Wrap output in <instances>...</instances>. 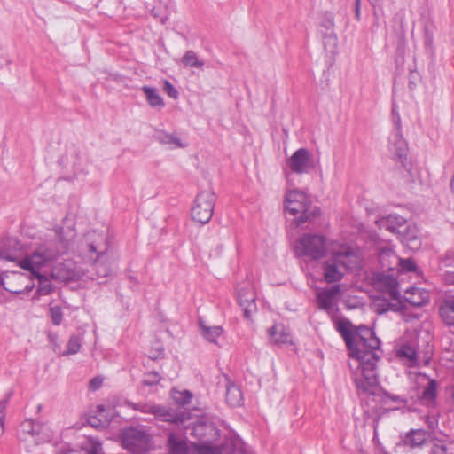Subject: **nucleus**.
<instances>
[{
    "label": "nucleus",
    "mask_w": 454,
    "mask_h": 454,
    "mask_svg": "<svg viewBox=\"0 0 454 454\" xmlns=\"http://www.w3.org/2000/svg\"><path fill=\"white\" fill-rule=\"evenodd\" d=\"M348 350L349 356L357 362V372L354 373V382L358 390L371 395L375 394L379 385L376 373L377 362L380 356V341L374 332L365 326L360 325L353 333L345 324L338 325Z\"/></svg>",
    "instance_id": "obj_1"
},
{
    "label": "nucleus",
    "mask_w": 454,
    "mask_h": 454,
    "mask_svg": "<svg viewBox=\"0 0 454 454\" xmlns=\"http://www.w3.org/2000/svg\"><path fill=\"white\" fill-rule=\"evenodd\" d=\"M55 232L58 241H50L41 245L30 256L20 260L19 266L23 270L40 268L65 254L75 236L74 230L72 228L65 230L63 227H58Z\"/></svg>",
    "instance_id": "obj_2"
},
{
    "label": "nucleus",
    "mask_w": 454,
    "mask_h": 454,
    "mask_svg": "<svg viewBox=\"0 0 454 454\" xmlns=\"http://www.w3.org/2000/svg\"><path fill=\"white\" fill-rule=\"evenodd\" d=\"M87 240L89 241V250L98 254L97 259L91 265L93 271L91 278L97 279L101 283L100 279L108 277L113 271L112 263L106 255L109 243L105 235L96 231L89 232L87 234Z\"/></svg>",
    "instance_id": "obj_3"
},
{
    "label": "nucleus",
    "mask_w": 454,
    "mask_h": 454,
    "mask_svg": "<svg viewBox=\"0 0 454 454\" xmlns=\"http://www.w3.org/2000/svg\"><path fill=\"white\" fill-rule=\"evenodd\" d=\"M285 208L293 215L301 214L295 219L297 226L315 219L320 213L317 207H311L307 195L297 190L290 191L286 194Z\"/></svg>",
    "instance_id": "obj_4"
},
{
    "label": "nucleus",
    "mask_w": 454,
    "mask_h": 454,
    "mask_svg": "<svg viewBox=\"0 0 454 454\" xmlns=\"http://www.w3.org/2000/svg\"><path fill=\"white\" fill-rule=\"evenodd\" d=\"M376 223L380 230H386L402 240H413L417 237L416 229L399 215L390 214L377 220Z\"/></svg>",
    "instance_id": "obj_5"
},
{
    "label": "nucleus",
    "mask_w": 454,
    "mask_h": 454,
    "mask_svg": "<svg viewBox=\"0 0 454 454\" xmlns=\"http://www.w3.org/2000/svg\"><path fill=\"white\" fill-rule=\"evenodd\" d=\"M325 238L316 234H304L296 244L298 256H307L313 260L323 258L326 254Z\"/></svg>",
    "instance_id": "obj_6"
},
{
    "label": "nucleus",
    "mask_w": 454,
    "mask_h": 454,
    "mask_svg": "<svg viewBox=\"0 0 454 454\" xmlns=\"http://www.w3.org/2000/svg\"><path fill=\"white\" fill-rule=\"evenodd\" d=\"M216 195L214 192L207 190L197 194L191 209L192 220L205 224L212 218Z\"/></svg>",
    "instance_id": "obj_7"
},
{
    "label": "nucleus",
    "mask_w": 454,
    "mask_h": 454,
    "mask_svg": "<svg viewBox=\"0 0 454 454\" xmlns=\"http://www.w3.org/2000/svg\"><path fill=\"white\" fill-rule=\"evenodd\" d=\"M134 408L141 411L143 413L154 415L155 419L158 420L175 425L183 424L190 418L189 412L177 411L176 409L159 404H136Z\"/></svg>",
    "instance_id": "obj_8"
},
{
    "label": "nucleus",
    "mask_w": 454,
    "mask_h": 454,
    "mask_svg": "<svg viewBox=\"0 0 454 454\" xmlns=\"http://www.w3.org/2000/svg\"><path fill=\"white\" fill-rule=\"evenodd\" d=\"M150 434L142 427H130L123 430L121 442L123 447L132 453H142L147 450Z\"/></svg>",
    "instance_id": "obj_9"
},
{
    "label": "nucleus",
    "mask_w": 454,
    "mask_h": 454,
    "mask_svg": "<svg viewBox=\"0 0 454 454\" xmlns=\"http://www.w3.org/2000/svg\"><path fill=\"white\" fill-rule=\"evenodd\" d=\"M341 267L349 270H357L362 268L363 256L360 251L354 247L341 245L332 253Z\"/></svg>",
    "instance_id": "obj_10"
},
{
    "label": "nucleus",
    "mask_w": 454,
    "mask_h": 454,
    "mask_svg": "<svg viewBox=\"0 0 454 454\" xmlns=\"http://www.w3.org/2000/svg\"><path fill=\"white\" fill-rule=\"evenodd\" d=\"M290 169L298 175L309 174L315 167V161L311 153L304 147L296 150L287 160Z\"/></svg>",
    "instance_id": "obj_11"
},
{
    "label": "nucleus",
    "mask_w": 454,
    "mask_h": 454,
    "mask_svg": "<svg viewBox=\"0 0 454 454\" xmlns=\"http://www.w3.org/2000/svg\"><path fill=\"white\" fill-rule=\"evenodd\" d=\"M372 286L379 292L387 294L390 299L400 301L398 281L392 275L385 272H375L372 275Z\"/></svg>",
    "instance_id": "obj_12"
},
{
    "label": "nucleus",
    "mask_w": 454,
    "mask_h": 454,
    "mask_svg": "<svg viewBox=\"0 0 454 454\" xmlns=\"http://www.w3.org/2000/svg\"><path fill=\"white\" fill-rule=\"evenodd\" d=\"M236 290L238 302L243 309L244 317L250 319L257 309L254 287L249 282H246L239 284Z\"/></svg>",
    "instance_id": "obj_13"
},
{
    "label": "nucleus",
    "mask_w": 454,
    "mask_h": 454,
    "mask_svg": "<svg viewBox=\"0 0 454 454\" xmlns=\"http://www.w3.org/2000/svg\"><path fill=\"white\" fill-rule=\"evenodd\" d=\"M320 27L325 29V31H322L325 50L330 53H335L338 39L334 33V18L332 12H326L323 15L320 21Z\"/></svg>",
    "instance_id": "obj_14"
},
{
    "label": "nucleus",
    "mask_w": 454,
    "mask_h": 454,
    "mask_svg": "<svg viewBox=\"0 0 454 454\" xmlns=\"http://www.w3.org/2000/svg\"><path fill=\"white\" fill-rule=\"evenodd\" d=\"M191 434L201 443H212L220 437V430L213 422L197 421Z\"/></svg>",
    "instance_id": "obj_15"
},
{
    "label": "nucleus",
    "mask_w": 454,
    "mask_h": 454,
    "mask_svg": "<svg viewBox=\"0 0 454 454\" xmlns=\"http://www.w3.org/2000/svg\"><path fill=\"white\" fill-rule=\"evenodd\" d=\"M43 425L31 419H25L20 426L18 430V438L20 441L27 442L30 441L35 444H38L41 438L39 437Z\"/></svg>",
    "instance_id": "obj_16"
},
{
    "label": "nucleus",
    "mask_w": 454,
    "mask_h": 454,
    "mask_svg": "<svg viewBox=\"0 0 454 454\" xmlns=\"http://www.w3.org/2000/svg\"><path fill=\"white\" fill-rule=\"evenodd\" d=\"M27 281L25 274L12 271L11 273H2L0 275V285L9 293L20 294H23L20 284Z\"/></svg>",
    "instance_id": "obj_17"
},
{
    "label": "nucleus",
    "mask_w": 454,
    "mask_h": 454,
    "mask_svg": "<svg viewBox=\"0 0 454 454\" xmlns=\"http://www.w3.org/2000/svg\"><path fill=\"white\" fill-rule=\"evenodd\" d=\"M268 335L272 344L293 345L291 332L282 324H275L268 329Z\"/></svg>",
    "instance_id": "obj_18"
},
{
    "label": "nucleus",
    "mask_w": 454,
    "mask_h": 454,
    "mask_svg": "<svg viewBox=\"0 0 454 454\" xmlns=\"http://www.w3.org/2000/svg\"><path fill=\"white\" fill-rule=\"evenodd\" d=\"M340 267H341L340 264L335 261L333 254L330 259L324 262L323 275L326 283H336L343 278L344 273L340 270Z\"/></svg>",
    "instance_id": "obj_19"
},
{
    "label": "nucleus",
    "mask_w": 454,
    "mask_h": 454,
    "mask_svg": "<svg viewBox=\"0 0 454 454\" xmlns=\"http://www.w3.org/2000/svg\"><path fill=\"white\" fill-rule=\"evenodd\" d=\"M341 292L340 286L335 284L330 288L321 290L317 293V301L321 309L329 310L333 308V299Z\"/></svg>",
    "instance_id": "obj_20"
},
{
    "label": "nucleus",
    "mask_w": 454,
    "mask_h": 454,
    "mask_svg": "<svg viewBox=\"0 0 454 454\" xmlns=\"http://www.w3.org/2000/svg\"><path fill=\"white\" fill-rule=\"evenodd\" d=\"M379 261L384 271H393L399 267L400 258L390 247H382L379 253Z\"/></svg>",
    "instance_id": "obj_21"
},
{
    "label": "nucleus",
    "mask_w": 454,
    "mask_h": 454,
    "mask_svg": "<svg viewBox=\"0 0 454 454\" xmlns=\"http://www.w3.org/2000/svg\"><path fill=\"white\" fill-rule=\"evenodd\" d=\"M389 143L391 145V150L394 152L395 155L399 158L400 160H403V158H406L407 143L403 137L402 128L400 129L395 128L394 131L389 137Z\"/></svg>",
    "instance_id": "obj_22"
},
{
    "label": "nucleus",
    "mask_w": 454,
    "mask_h": 454,
    "mask_svg": "<svg viewBox=\"0 0 454 454\" xmlns=\"http://www.w3.org/2000/svg\"><path fill=\"white\" fill-rule=\"evenodd\" d=\"M167 448L169 454L189 453L186 439L173 432L168 434Z\"/></svg>",
    "instance_id": "obj_23"
},
{
    "label": "nucleus",
    "mask_w": 454,
    "mask_h": 454,
    "mask_svg": "<svg viewBox=\"0 0 454 454\" xmlns=\"http://www.w3.org/2000/svg\"><path fill=\"white\" fill-rule=\"evenodd\" d=\"M218 448L220 454H245V443L239 436L225 438Z\"/></svg>",
    "instance_id": "obj_24"
},
{
    "label": "nucleus",
    "mask_w": 454,
    "mask_h": 454,
    "mask_svg": "<svg viewBox=\"0 0 454 454\" xmlns=\"http://www.w3.org/2000/svg\"><path fill=\"white\" fill-rule=\"evenodd\" d=\"M439 384L434 379H428L427 384L424 387L420 399L427 406H434L438 395Z\"/></svg>",
    "instance_id": "obj_25"
},
{
    "label": "nucleus",
    "mask_w": 454,
    "mask_h": 454,
    "mask_svg": "<svg viewBox=\"0 0 454 454\" xmlns=\"http://www.w3.org/2000/svg\"><path fill=\"white\" fill-rule=\"evenodd\" d=\"M439 315L443 323L454 325V296L445 299L439 307Z\"/></svg>",
    "instance_id": "obj_26"
},
{
    "label": "nucleus",
    "mask_w": 454,
    "mask_h": 454,
    "mask_svg": "<svg viewBox=\"0 0 454 454\" xmlns=\"http://www.w3.org/2000/svg\"><path fill=\"white\" fill-rule=\"evenodd\" d=\"M153 138L161 145H169L170 148H183L184 145L174 134L168 133L161 129L155 130Z\"/></svg>",
    "instance_id": "obj_27"
},
{
    "label": "nucleus",
    "mask_w": 454,
    "mask_h": 454,
    "mask_svg": "<svg viewBox=\"0 0 454 454\" xmlns=\"http://www.w3.org/2000/svg\"><path fill=\"white\" fill-rule=\"evenodd\" d=\"M141 90L145 93L147 103L151 107L162 108L165 106L163 98L160 97V95L158 93V90L155 88L143 86Z\"/></svg>",
    "instance_id": "obj_28"
},
{
    "label": "nucleus",
    "mask_w": 454,
    "mask_h": 454,
    "mask_svg": "<svg viewBox=\"0 0 454 454\" xmlns=\"http://www.w3.org/2000/svg\"><path fill=\"white\" fill-rule=\"evenodd\" d=\"M31 272L32 276L38 280L37 293L41 295H47L52 291V285L50 279L44 275L41 274L36 269L27 270Z\"/></svg>",
    "instance_id": "obj_29"
},
{
    "label": "nucleus",
    "mask_w": 454,
    "mask_h": 454,
    "mask_svg": "<svg viewBox=\"0 0 454 454\" xmlns=\"http://www.w3.org/2000/svg\"><path fill=\"white\" fill-rule=\"evenodd\" d=\"M199 326L201 330V335L203 338L212 343H216L215 339L223 333L221 326H207L202 320L199 321Z\"/></svg>",
    "instance_id": "obj_30"
},
{
    "label": "nucleus",
    "mask_w": 454,
    "mask_h": 454,
    "mask_svg": "<svg viewBox=\"0 0 454 454\" xmlns=\"http://www.w3.org/2000/svg\"><path fill=\"white\" fill-rule=\"evenodd\" d=\"M427 440V432L423 429H412L405 437V444L412 448L421 446Z\"/></svg>",
    "instance_id": "obj_31"
},
{
    "label": "nucleus",
    "mask_w": 454,
    "mask_h": 454,
    "mask_svg": "<svg viewBox=\"0 0 454 454\" xmlns=\"http://www.w3.org/2000/svg\"><path fill=\"white\" fill-rule=\"evenodd\" d=\"M226 402L230 406H240L243 402L241 390L236 385H229L226 388Z\"/></svg>",
    "instance_id": "obj_32"
},
{
    "label": "nucleus",
    "mask_w": 454,
    "mask_h": 454,
    "mask_svg": "<svg viewBox=\"0 0 454 454\" xmlns=\"http://www.w3.org/2000/svg\"><path fill=\"white\" fill-rule=\"evenodd\" d=\"M181 62L188 67L201 69L204 67V61L200 59L197 53L193 51H187L182 57Z\"/></svg>",
    "instance_id": "obj_33"
},
{
    "label": "nucleus",
    "mask_w": 454,
    "mask_h": 454,
    "mask_svg": "<svg viewBox=\"0 0 454 454\" xmlns=\"http://www.w3.org/2000/svg\"><path fill=\"white\" fill-rule=\"evenodd\" d=\"M171 396H172L173 401L176 404H178L180 406H185L190 403L192 395L188 390H184V391L173 390Z\"/></svg>",
    "instance_id": "obj_34"
},
{
    "label": "nucleus",
    "mask_w": 454,
    "mask_h": 454,
    "mask_svg": "<svg viewBox=\"0 0 454 454\" xmlns=\"http://www.w3.org/2000/svg\"><path fill=\"white\" fill-rule=\"evenodd\" d=\"M398 356L400 357L406 358L410 363V365L415 364L416 358V350L413 347L409 345H403L398 350Z\"/></svg>",
    "instance_id": "obj_35"
},
{
    "label": "nucleus",
    "mask_w": 454,
    "mask_h": 454,
    "mask_svg": "<svg viewBox=\"0 0 454 454\" xmlns=\"http://www.w3.org/2000/svg\"><path fill=\"white\" fill-rule=\"evenodd\" d=\"M82 340L79 335L73 334L70 336L67 345V350L64 355H74L79 352Z\"/></svg>",
    "instance_id": "obj_36"
},
{
    "label": "nucleus",
    "mask_w": 454,
    "mask_h": 454,
    "mask_svg": "<svg viewBox=\"0 0 454 454\" xmlns=\"http://www.w3.org/2000/svg\"><path fill=\"white\" fill-rule=\"evenodd\" d=\"M373 306L378 314H383L393 308V304L388 301V299L381 298L380 296L375 297Z\"/></svg>",
    "instance_id": "obj_37"
},
{
    "label": "nucleus",
    "mask_w": 454,
    "mask_h": 454,
    "mask_svg": "<svg viewBox=\"0 0 454 454\" xmlns=\"http://www.w3.org/2000/svg\"><path fill=\"white\" fill-rule=\"evenodd\" d=\"M211 443H200L195 446L197 454H220L218 446H211Z\"/></svg>",
    "instance_id": "obj_38"
},
{
    "label": "nucleus",
    "mask_w": 454,
    "mask_h": 454,
    "mask_svg": "<svg viewBox=\"0 0 454 454\" xmlns=\"http://www.w3.org/2000/svg\"><path fill=\"white\" fill-rule=\"evenodd\" d=\"M50 315L51 322L54 325H59L62 322L63 313L59 306H53L50 308Z\"/></svg>",
    "instance_id": "obj_39"
},
{
    "label": "nucleus",
    "mask_w": 454,
    "mask_h": 454,
    "mask_svg": "<svg viewBox=\"0 0 454 454\" xmlns=\"http://www.w3.org/2000/svg\"><path fill=\"white\" fill-rule=\"evenodd\" d=\"M160 380V377L157 372H151L147 373L143 380V384L145 386H154Z\"/></svg>",
    "instance_id": "obj_40"
},
{
    "label": "nucleus",
    "mask_w": 454,
    "mask_h": 454,
    "mask_svg": "<svg viewBox=\"0 0 454 454\" xmlns=\"http://www.w3.org/2000/svg\"><path fill=\"white\" fill-rule=\"evenodd\" d=\"M399 266L402 268V270L406 272H413L417 269V265L415 262L411 259H401Z\"/></svg>",
    "instance_id": "obj_41"
},
{
    "label": "nucleus",
    "mask_w": 454,
    "mask_h": 454,
    "mask_svg": "<svg viewBox=\"0 0 454 454\" xmlns=\"http://www.w3.org/2000/svg\"><path fill=\"white\" fill-rule=\"evenodd\" d=\"M163 90L172 98L176 99L178 98L179 93L174 85L168 80L163 81Z\"/></svg>",
    "instance_id": "obj_42"
},
{
    "label": "nucleus",
    "mask_w": 454,
    "mask_h": 454,
    "mask_svg": "<svg viewBox=\"0 0 454 454\" xmlns=\"http://www.w3.org/2000/svg\"><path fill=\"white\" fill-rule=\"evenodd\" d=\"M430 454H454L451 448L444 445L435 443L433 445Z\"/></svg>",
    "instance_id": "obj_43"
},
{
    "label": "nucleus",
    "mask_w": 454,
    "mask_h": 454,
    "mask_svg": "<svg viewBox=\"0 0 454 454\" xmlns=\"http://www.w3.org/2000/svg\"><path fill=\"white\" fill-rule=\"evenodd\" d=\"M392 120H393V124H394L395 128H397V129H400L402 128V121H401L400 114L396 110L395 104H393V106H392Z\"/></svg>",
    "instance_id": "obj_44"
},
{
    "label": "nucleus",
    "mask_w": 454,
    "mask_h": 454,
    "mask_svg": "<svg viewBox=\"0 0 454 454\" xmlns=\"http://www.w3.org/2000/svg\"><path fill=\"white\" fill-rule=\"evenodd\" d=\"M5 404H6V400L0 402V435H2L4 434V418H5V412H4Z\"/></svg>",
    "instance_id": "obj_45"
},
{
    "label": "nucleus",
    "mask_w": 454,
    "mask_h": 454,
    "mask_svg": "<svg viewBox=\"0 0 454 454\" xmlns=\"http://www.w3.org/2000/svg\"><path fill=\"white\" fill-rule=\"evenodd\" d=\"M101 385H102V379L96 377V378H93L92 380H90L89 387H90V390L95 391V390L98 389L101 387Z\"/></svg>",
    "instance_id": "obj_46"
},
{
    "label": "nucleus",
    "mask_w": 454,
    "mask_h": 454,
    "mask_svg": "<svg viewBox=\"0 0 454 454\" xmlns=\"http://www.w3.org/2000/svg\"><path fill=\"white\" fill-rule=\"evenodd\" d=\"M151 13L154 18L159 19L161 24L166 23L168 17L166 15H161L158 9L153 8Z\"/></svg>",
    "instance_id": "obj_47"
},
{
    "label": "nucleus",
    "mask_w": 454,
    "mask_h": 454,
    "mask_svg": "<svg viewBox=\"0 0 454 454\" xmlns=\"http://www.w3.org/2000/svg\"><path fill=\"white\" fill-rule=\"evenodd\" d=\"M0 256L10 262H17L18 258L8 251L3 250L0 253Z\"/></svg>",
    "instance_id": "obj_48"
},
{
    "label": "nucleus",
    "mask_w": 454,
    "mask_h": 454,
    "mask_svg": "<svg viewBox=\"0 0 454 454\" xmlns=\"http://www.w3.org/2000/svg\"><path fill=\"white\" fill-rule=\"evenodd\" d=\"M87 454H104L102 447L99 443L93 444L92 447L87 451Z\"/></svg>",
    "instance_id": "obj_49"
},
{
    "label": "nucleus",
    "mask_w": 454,
    "mask_h": 454,
    "mask_svg": "<svg viewBox=\"0 0 454 454\" xmlns=\"http://www.w3.org/2000/svg\"><path fill=\"white\" fill-rule=\"evenodd\" d=\"M360 4H361V0H355V15H356V19L357 20H359L360 17H361Z\"/></svg>",
    "instance_id": "obj_50"
},
{
    "label": "nucleus",
    "mask_w": 454,
    "mask_h": 454,
    "mask_svg": "<svg viewBox=\"0 0 454 454\" xmlns=\"http://www.w3.org/2000/svg\"><path fill=\"white\" fill-rule=\"evenodd\" d=\"M164 354V349L162 348H157L155 353L151 354L149 357L153 360H155L160 356H162Z\"/></svg>",
    "instance_id": "obj_51"
},
{
    "label": "nucleus",
    "mask_w": 454,
    "mask_h": 454,
    "mask_svg": "<svg viewBox=\"0 0 454 454\" xmlns=\"http://www.w3.org/2000/svg\"><path fill=\"white\" fill-rule=\"evenodd\" d=\"M88 423L93 427H98L100 424L99 420L96 417H90L88 419Z\"/></svg>",
    "instance_id": "obj_52"
},
{
    "label": "nucleus",
    "mask_w": 454,
    "mask_h": 454,
    "mask_svg": "<svg viewBox=\"0 0 454 454\" xmlns=\"http://www.w3.org/2000/svg\"><path fill=\"white\" fill-rule=\"evenodd\" d=\"M425 43H426L427 47L432 48L433 37L430 35H428L427 33H426Z\"/></svg>",
    "instance_id": "obj_53"
},
{
    "label": "nucleus",
    "mask_w": 454,
    "mask_h": 454,
    "mask_svg": "<svg viewBox=\"0 0 454 454\" xmlns=\"http://www.w3.org/2000/svg\"><path fill=\"white\" fill-rule=\"evenodd\" d=\"M34 284H26L25 286L23 288H21V290L23 291V294H27L29 293L30 291H32V289L34 288Z\"/></svg>",
    "instance_id": "obj_54"
},
{
    "label": "nucleus",
    "mask_w": 454,
    "mask_h": 454,
    "mask_svg": "<svg viewBox=\"0 0 454 454\" xmlns=\"http://www.w3.org/2000/svg\"><path fill=\"white\" fill-rule=\"evenodd\" d=\"M446 282L454 284V273L448 272L445 276Z\"/></svg>",
    "instance_id": "obj_55"
},
{
    "label": "nucleus",
    "mask_w": 454,
    "mask_h": 454,
    "mask_svg": "<svg viewBox=\"0 0 454 454\" xmlns=\"http://www.w3.org/2000/svg\"><path fill=\"white\" fill-rule=\"evenodd\" d=\"M409 301L411 304L418 306V307L423 306L425 304V301H411V300H409Z\"/></svg>",
    "instance_id": "obj_56"
},
{
    "label": "nucleus",
    "mask_w": 454,
    "mask_h": 454,
    "mask_svg": "<svg viewBox=\"0 0 454 454\" xmlns=\"http://www.w3.org/2000/svg\"><path fill=\"white\" fill-rule=\"evenodd\" d=\"M450 398L454 406V385L450 387Z\"/></svg>",
    "instance_id": "obj_57"
},
{
    "label": "nucleus",
    "mask_w": 454,
    "mask_h": 454,
    "mask_svg": "<svg viewBox=\"0 0 454 454\" xmlns=\"http://www.w3.org/2000/svg\"><path fill=\"white\" fill-rule=\"evenodd\" d=\"M389 398H391L394 402H398L399 401V397L395 396V395L389 396Z\"/></svg>",
    "instance_id": "obj_58"
},
{
    "label": "nucleus",
    "mask_w": 454,
    "mask_h": 454,
    "mask_svg": "<svg viewBox=\"0 0 454 454\" xmlns=\"http://www.w3.org/2000/svg\"><path fill=\"white\" fill-rule=\"evenodd\" d=\"M98 409L99 411H104V408H103V406H102V405H98Z\"/></svg>",
    "instance_id": "obj_59"
},
{
    "label": "nucleus",
    "mask_w": 454,
    "mask_h": 454,
    "mask_svg": "<svg viewBox=\"0 0 454 454\" xmlns=\"http://www.w3.org/2000/svg\"><path fill=\"white\" fill-rule=\"evenodd\" d=\"M37 410L41 411V405H38Z\"/></svg>",
    "instance_id": "obj_60"
}]
</instances>
